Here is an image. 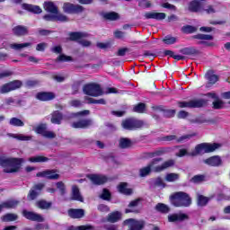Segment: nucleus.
Masks as SVG:
<instances>
[{
	"mask_svg": "<svg viewBox=\"0 0 230 230\" xmlns=\"http://www.w3.org/2000/svg\"><path fill=\"white\" fill-rule=\"evenodd\" d=\"M163 161V158H155L153 159L147 166L141 168L139 170V175L141 177H146V175H150L153 172H155V173H160V172H164V170H167V168H172V166L175 165V160L170 159L165 162H164L161 165L155 166V164H159Z\"/></svg>",
	"mask_w": 230,
	"mask_h": 230,
	"instance_id": "nucleus-1",
	"label": "nucleus"
},
{
	"mask_svg": "<svg viewBox=\"0 0 230 230\" xmlns=\"http://www.w3.org/2000/svg\"><path fill=\"white\" fill-rule=\"evenodd\" d=\"M23 163L22 158L0 156V166L4 168V173H17Z\"/></svg>",
	"mask_w": 230,
	"mask_h": 230,
	"instance_id": "nucleus-2",
	"label": "nucleus"
},
{
	"mask_svg": "<svg viewBox=\"0 0 230 230\" xmlns=\"http://www.w3.org/2000/svg\"><path fill=\"white\" fill-rule=\"evenodd\" d=\"M169 200L172 206H174V208H190V206L192 204L191 197H190V194L184 191L172 193L169 197Z\"/></svg>",
	"mask_w": 230,
	"mask_h": 230,
	"instance_id": "nucleus-3",
	"label": "nucleus"
},
{
	"mask_svg": "<svg viewBox=\"0 0 230 230\" xmlns=\"http://www.w3.org/2000/svg\"><path fill=\"white\" fill-rule=\"evenodd\" d=\"M220 146H222V145L218 143H201L195 146V150L190 153V155L191 157H195L202 154H211L215 152V150H218Z\"/></svg>",
	"mask_w": 230,
	"mask_h": 230,
	"instance_id": "nucleus-4",
	"label": "nucleus"
},
{
	"mask_svg": "<svg viewBox=\"0 0 230 230\" xmlns=\"http://www.w3.org/2000/svg\"><path fill=\"white\" fill-rule=\"evenodd\" d=\"M145 122L136 118H128L121 122V127L124 130H137L143 128Z\"/></svg>",
	"mask_w": 230,
	"mask_h": 230,
	"instance_id": "nucleus-5",
	"label": "nucleus"
},
{
	"mask_svg": "<svg viewBox=\"0 0 230 230\" xmlns=\"http://www.w3.org/2000/svg\"><path fill=\"white\" fill-rule=\"evenodd\" d=\"M83 91L84 94H86L87 96H93V98L102 96V94H103V90L102 89V86L96 83L84 84L83 87Z\"/></svg>",
	"mask_w": 230,
	"mask_h": 230,
	"instance_id": "nucleus-6",
	"label": "nucleus"
},
{
	"mask_svg": "<svg viewBox=\"0 0 230 230\" xmlns=\"http://www.w3.org/2000/svg\"><path fill=\"white\" fill-rule=\"evenodd\" d=\"M206 105H208V101L204 99L178 102L180 109H200V107H206Z\"/></svg>",
	"mask_w": 230,
	"mask_h": 230,
	"instance_id": "nucleus-7",
	"label": "nucleus"
},
{
	"mask_svg": "<svg viewBox=\"0 0 230 230\" xmlns=\"http://www.w3.org/2000/svg\"><path fill=\"white\" fill-rule=\"evenodd\" d=\"M192 39H195L196 40H200L198 42L199 46H205L206 48H214V46H216L215 42L213 41H206L213 40L214 37L210 34L198 33L192 36Z\"/></svg>",
	"mask_w": 230,
	"mask_h": 230,
	"instance_id": "nucleus-8",
	"label": "nucleus"
},
{
	"mask_svg": "<svg viewBox=\"0 0 230 230\" xmlns=\"http://www.w3.org/2000/svg\"><path fill=\"white\" fill-rule=\"evenodd\" d=\"M22 87V81L13 80L3 84L0 88V93L1 94H6V93H12V91H16V89H21Z\"/></svg>",
	"mask_w": 230,
	"mask_h": 230,
	"instance_id": "nucleus-9",
	"label": "nucleus"
},
{
	"mask_svg": "<svg viewBox=\"0 0 230 230\" xmlns=\"http://www.w3.org/2000/svg\"><path fill=\"white\" fill-rule=\"evenodd\" d=\"M63 12L70 15L82 13V12H84V6L66 2L63 4Z\"/></svg>",
	"mask_w": 230,
	"mask_h": 230,
	"instance_id": "nucleus-10",
	"label": "nucleus"
},
{
	"mask_svg": "<svg viewBox=\"0 0 230 230\" xmlns=\"http://www.w3.org/2000/svg\"><path fill=\"white\" fill-rule=\"evenodd\" d=\"M57 169H48L36 173V177H41L43 179H48L49 181H58L60 178V174L58 173Z\"/></svg>",
	"mask_w": 230,
	"mask_h": 230,
	"instance_id": "nucleus-11",
	"label": "nucleus"
},
{
	"mask_svg": "<svg viewBox=\"0 0 230 230\" xmlns=\"http://www.w3.org/2000/svg\"><path fill=\"white\" fill-rule=\"evenodd\" d=\"M44 183H37L32 186L27 195V200H35L42 193V190L45 188Z\"/></svg>",
	"mask_w": 230,
	"mask_h": 230,
	"instance_id": "nucleus-12",
	"label": "nucleus"
},
{
	"mask_svg": "<svg viewBox=\"0 0 230 230\" xmlns=\"http://www.w3.org/2000/svg\"><path fill=\"white\" fill-rule=\"evenodd\" d=\"M22 215L27 220H31V222H44L43 217L40 214H37L33 211H28L26 209H23L22 211Z\"/></svg>",
	"mask_w": 230,
	"mask_h": 230,
	"instance_id": "nucleus-13",
	"label": "nucleus"
},
{
	"mask_svg": "<svg viewBox=\"0 0 230 230\" xmlns=\"http://www.w3.org/2000/svg\"><path fill=\"white\" fill-rule=\"evenodd\" d=\"M124 226H129V230H142L145 227V221L128 218L124 221Z\"/></svg>",
	"mask_w": 230,
	"mask_h": 230,
	"instance_id": "nucleus-14",
	"label": "nucleus"
},
{
	"mask_svg": "<svg viewBox=\"0 0 230 230\" xmlns=\"http://www.w3.org/2000/svg\"><path fill=\"white\" fill-rule=\"evenodd\" d=\"M55 98H57V95L53 92H39L36 93V100L40 102H51Z\"/></svg>",
	"mask_w": 230,
	"mask_h": 230,
	"instance_id": "nucleus-15",
	"label": "nucleus"
},
{
	"mask_svg": "<svg viewBox=\"0 0 230 230\" xmlns=\"http://www.w3.org/2000/svg\"><path fill=\"white\" fill-rule=\"evenodd\" d=\"M203 163L208 166L218 168L219 166H222V158L218 155H213L203 160Z\"/></svg>",
	"mask_w": 230,
	"mask_h": 230,
	"instance_id": "nucleus-16",
	"label": "nucleus"
},
{
	"mask_svg": "<svg viewBox=\"0 0 230 230\" xmlns=\"http://www.w3.org/2000/svg\"><path fill=\"white\" fill-rule=\"evenodd\" d=\"M93 125V119H79L77 121H74L71 124L72 128H89Z\"/></svg>",
	"mask_w": 230,
	"mask_h": 230,
	"instance_id": "nucleus-17",
	"label": "nucleus"
},
{
	"mask_svg": "<svg viewBox=\"0 0 230 230\" xmlns=\"http://www.w3.org/2000/svg\"><path fill=\"white\" fill-rule=\"evenodd\" d=\"M67 215L70 218L80 219L85 217V210L83 208H69L67 210Z\"/></svg>",
	"mask_w": 230,
	"mask_h": 230,
	"instance_id": "nucleus-18",
	"label": "nucleus"
},
{
	"mask_svg": "<svg viewBox=\"0 0 230 230\" xmlns=\"http://www.w3.org/2000/svg\"><path fill=\"white\" fill-rule=\"evenodd\" d=\"M69 38L68 40H71V42H80L81 39H87L89 37V34L86 32L82 31H72L69 32Z\"/></svg>",
	"mask_w": 230,
	"mask_h": 230,
	"instance_id": "nucleus-19",
	"label": "nucleus"
},
{
	"mask_svg": "<svg viewBox=\"0 0 230 230\" xmlns=\"http://www.w3.org/2000/svg\"><path fill=\"white\" fill-rule=\"evenodd\" d=\"M184 220H190V216L184 213H174L168 216V222H184Z\"/></svg>",
	"mask_w": 230,
	"mask_h": 230,
	"instance_id": "nucleus-20",
	"label": "nucleus"
},
{
	"mask_svg": "<svg viewBox=\"0 0 230 230\" xmlns=\"http://www.w3.org/2000/svg\"><path fill=\"white\" fill-rule=\"evenodd\" d=\"M62 121H64V113L60 111H54L51 113L50 122L53 125H62Z\"/></svg>",
	"mask_w": 230,
	"mask_h": 230,
	"instance_id": "nucleus-21",
	"label": "nucleus"
},
{
	"mask_svg": "<svg viewBox=\"0 0 230 230\" xmlns=\"http://www.w3.org/2000/svg\"><path fill=\"white\" fill-rule=\"evenodd\" d=\"M181 55H187L188 57H199L200 55V50L197 49L195 47H186L180 49Z\"/></svg>",
	"mask_w": 230,
	"mask_h": 230,
	"instance_id": "nucleus-22",
	"label": "nucleus"
},
{
	"mask_svg": "<svg viewBox=\"0 0 230 230\" xmlns=\"http://www.w3.org/2000/svg\"><path fill=\"white\" fill-rule=\"evenodd\" d=\"M13 33L16 37H24L30 33L28 27L23 25H17L13 28Z\"/></svg>",
	"mask_w": 230,
	"mask_h": 230,
	"instance_id": "nucleus-23",
	"label": "nucleus"
},
{
	"mask_svg": "<svg viewBox=\"0 0 230 230\" xmlns=\"http://www.w3.org/2000/svg\"><path fill=\"white\" fill-rule=\"evenodd\" d=\"M144 17L145 19H155V21H164V19H166V13L147 12V13H145Z\"/></svg>",
	"mask_w": 230,
	"mask_h": 230,
	"instance_id": "nucleus-24",
	"label": "nucleus"
},
{
	"mask_svg": "<svg viewBox=\"0 0 230 230\" xmlns=\"http://www.w3.org/2000/svg\"><path fill=\"white\" fill-rule=\"evenodd\" d=\"M188 10L192 13H199V12H202V3L197 0H192L189 3Z\"/></svg>",
	"mask_w": 230,
	"mask_h": 230,
	"instance_id": "nucleus-25",
	"label": "nucleus"
},
{
	"mask_svg": "<svg viewBox=\"0 0 230 230\" xmlns=\"http://www.w3.org/2000/svg\"><path fill=\"white\" fill-rule=\"evenodd\" d=\"M90 181L93 184H96V186H102V184H105L109 181V178L107 176H100L98 174H92L90 176Z\"/></svg>",
	"mask_w": 230,
	"mask_h": 230,
	"instance_id": "nucleus-26",
	"label": "nucleus"
},
{
	"mask_svg": "<svg viewBox=\"0 0 230 230\" xmlns=\"http://www.w3.org/2000/svg\"><path fill=\"white\" fill-rule=\"evenodd\" d=\"M71 200H76L77 202H84V197H82V194L80 193V189L78 188V185L72 186Z\"/></svg>",
	"mask_w": 230,
	"mask_h": 230,
	"instance_id": "nucleus-27",
	"label": "nucleus"
},
{
	"mask_svg": "<svg viewBox=\"0 0 230 230\" xmlns=\"http://www.w3.org/2000/svg\"><path fill=\"white\" fill-rule=\"evenodd\" d=\"M23 10L30 12L31 13H42V9L39 5H33L31 4H22Z\"/></svg>",
	"mask_w": 230,
	"mask_h": 230,
	"instance_id": "nucleus-28",
	"label": "nucleus"
},
{
	"mask_svg": "<svg viewBox=\"0 0 230 230\" xmlns=\"http://www.w3.org/2000/svg\"><path fill=\"white\" fill-rule=\"evenodd\" d=\"M43 8L48 13H58V7L55 5V3L49 1L43 4Z\"/></svg>",
	"mask_w": 230,
	"mask_h": 230,
	"instance_id": "nucleus-29",
	"label": "nucleus"
},
{
	"mask_svg": "<svg viewBox=\"0 0 230 230\" xmlns=\"http://www.w3.org/2000/svg\"><path fill=\"white\" fill-rule=\"evenodd\" d=\"M128 183L127 182H120L118 185V191L121 193L122 195H132L133 190L132 189L128 188Z\"/></svg>",
	"mask_w": 230,
	"mask_h": 230,
	"instance_id": "nucleus-30",
	"label": "nucleus"
},
{
	"mask_svg": "<svg viewBox=\"0 0 230 230\" xmlns=\"http://www.w3.org/2000/svg\"><path fill=\"white\" fill-rule=\"evenodd\" d=\"M107 220L108 222H111V224H116V222H119V220H121V212H111L108 215Z\"/></svg>",
	"mask_w": 230,
	"mask_h": 230,
	"instance_id": "nucleus-31",
	"label": "nucleus"
},
{
	"mask_svg": "<svg viewBox=\"0 0 230 230\" xmlns=\"http://www.w3.org/2000/svg\"><path fill=\"white\" fill-rule=\"evenodd\" d=\"M2 206L5 209H15L19 206V200L9 199L7 201L2 202Z\"/></svg>",
	"mask_w": 230,
	"mask_h": 230,
	"instance_id": "nucleus-32",
	"label": "nucleus"
},
{
	"mask_svg": "<svg viewBox=\"0 0 230 230\" xmlns=\"http://www.w3.org/2000/svg\"><path fill=\"white\" fill-rule=\"evenodd\" d=\"M132 145H134V143L132 142V140H130V138L121 137L119 140V148H122V149L130 148L132 147Z\"/></svg>",
	"mask_w": 230,
	"mask_h": 230,
	"instance_id": "nucleus-33",
	"label": "nucleus"
},
{
	"mask_svg": "<svg viewBox=\"0 0 230 230\" xmlns=\"http://www.w3.org/2000/svg\"><path fill=\"white\" fill-rule=\"evenodd\" d=\"M155 209L158 213H162V215H167V213L170 211V208L164 203L156 204Z\"/></svg>",
	"mask_w": 230,
	"mask_h": 230,
	"instance_id": "nucleus-34",
	"label": "nucleus"
},
{
	"mask_svg": "<svg viewBox=\"0 0 230 230\" xmlns=\"http://www.w3.org/2000/svg\"><path fill=\"white\" fill-rule=\"evenodd\" d=\"M156 111H163L164 118H174L177 111L175 110H162L163 106H156Z\"/></svg>",
	"mask_w": 230,
	"mask_h": 230,
	"instance_id": "nucleus-35",
	"label": "nucleus"
},
{
	"mask_svg": "<svg viewBox=\"0 0 230 230\" xmlns=\"http://www.w3.org/2000/svg\"><path fill=\"white\" fill-rule=\"evenodd\" d=\"M102 17L105 21H118L119 19V13L116 12L104 13Z\"/></svg>",
	"mask_w": 230,
	"mask_h": 230,
	"instance_id": "nucleus-36",
	"label": "nucleus"
},
{
	"mask_svg": "<svg viewBox=\"0 0 230 230\" xmlns=\"http://www.w3.org/2000/svg\"><path fill=\"white\" fill-rule=\"evenodd\" d=\"M206 78L208 80V85H215V84L219 80L218 75L213 74V72H208L206 74Z\"/></svg>",
	"mask_w": 230,
	"mask_h": 230,
	"instance_id": "nucleus-37",
	"label": "nucleus"
},
{
	"mask_svg": "<svg viewBox=\"0 0 230 230\" xmlns=\"http://www.w3.org/2000/svg\"><path fill=\"white\" fill-rule=\"evenodd\" d=\"M209 202V198L206 197L202 194L198 195L197 204L199 208H204V206H208Z\"/></svg>",
	"mask_w": 230,
	"mask_h": 230,
	"instance_id": "nucleus-38",
	"label": "nucleus"
},
{
	"mask_svg": "<svg viewBox=\"0 0 230 230\" xmlns=\"http://www.w3.org/2000/svg\"><path fill=\"white\" fill-rule=\"evenodd\" d=\"M19 218L17 214L7 213L1 217L2 222H15Z\"/></svg>",
	"mask_w": 230,
	"mask_h": 230,
	"instance_id": "nucleus-39",
	"label": "nucleus"
},
{
	"mask_svg": "<svg viewBox=\"0 0 230 230\" xmlns=\"http://www.w3.org/2000/svg\"><path fill=\"white\" fill-rule=\"evenodd\" d=\"M133 111L137 112V114H145L146 112V104L144 102H139L133 107Z\"/></svg>",
	"mask_w": 230,
	"mask_h": 230,
	"instance_id": "nucleus-40",
	"label": "nucleus"
},
{
	"mask_svg": "<svg viewBox=\"0 0 230 230\" xmlns=\"http://www.w3.org/2000/svg\"><path fill=\"white\" fill-rule=\"evenodd\" d=\"M51 202H48L45 199H40L36 202V206L40 209H49V208H51Z\"/></svg>",
	"mask_w": 230,
	"mask_h": 230,
	"instance_id": "nucleus-41",
	"label": "nucleus"
},
{
	"mask_svg": "<svg viewBox=\"0 0 230 230\" xmlns=\"http://www.w3.org/2000/svg\"><path fill=\"white\" fill-rule=\"evenodd\" d=\"M205 181H206V176L204 174H197V175H194L190 180V182H192V184H200V182H204Z\"/></svg>",
	"mask_w": 230,
	"mask_h": 230,
	"instance_id": "nucleus-42",
	"label": "nucleus"
},
{
	"mask_svg": "<svg viewBox=\"0 0 230 230\" xmlns=\"http://www.w3.org/2000/svg\"><path fill=\"white\" fill-rule=\"evenodd\" d=\"M30 163H48L49 158L42 155L32 156L29 158Z\"/></svg>",
	"mask_w": 230,
	"mask_h": 230,
	"instance_id": "nucleus-43",
	"label": "nucleus"
},
{
	"mask_svg": "<svg viewBox=\"0 0 230 230\" xmlns=\"http://www.w3.org/2000/svg\"><path fill=\"white\" fill-rule=\"evenodd\" d=\"M162 42H164L167 46H172V44H175V42H177V38L172 35H167L162 40Z\"/></svg>",
	"mask_w": 230,
	"mask_h": 230,
	"instance_id": "nucleus-44",
	"label": "nucleus"
},
{
	"mask_svg": "<svg viewBox=\"0 0 230 230\" xmlns=\"http://www.w3.org/2000/svg\"><path fill=\"white\" fill-rule=\"evenodd\" d=\"M182 33H186V35H190L191 33H195L197 31V28L193 25H184L181 27Z\"/></svg>",
	"mask_w": 230,
	"mask_h": 230,
	"instance_id": "nucleus-45",
	"label": "nucleus"
},
{
	"mask_svg": "<svg viewBox=\"0 0 230 230\" xmlns=\"http://www.w3.org/2000/svg\"><path fill=\"white\" fill-rule=\"evenodd\" d=\"M180 175L179 173L170 172L165 175V181L167 182H175V181H179Z\"/></svg>",
	"mask_w": 230,
	"mask_h": 230,
	"instance_id": "nucleus-46",
	"label": "nucleus"
},
{
	"mask_svg": "<svg viewBox=\"0 0 230 230\" xmlns=\"http://www.w3.org/2000/svg\"><path fill=\"white\" fill-rule=\"evenodd\" d=\"M9 124L13 127H24V122L21 119L15 117L10 119Z\"/></svg>",
	"mask_w": 230,
	"mask_h": 230,
	"instance_id": "nucleus-47",
	"label": "nucleus"
},
{
	"mask_svg": "<svg viewBox=\"0 0 230 230\" xmlns=\"http://www.w3.org/2000/svg\"><path fill=\"white\" fill-rule=\"evenodd\" d=\"M12 137H13V139H17L18 141H31L32 139L31 136H26L22 134H13Z\"/></svg>",
	"mask_w": 230,
	"mask_h": 230,
	"instance_id": "nucleus-48",
	"label": "nucleus"
},
{
	"mask_svg": "<svg viewBox=\"0 0 230 230\" xmlns=\"http://www.w3.org/2000/svg\"><path fill=\"white\" fill-rule=\"evenodd\" d=\"M55 62H73V57L66 56V54H60L56 58Z\"/></svg>",
	"mask_w": 230,
	"mask_h": 230,
	"instance_id": "nucleus-49",
	"label": "nucleus"
},
{
	"mask_svg": "<svg viewBox=\"0 0 230 230\" xmlns=\"http://www.w3.org/2000/svg\"><path fill=\"white\" fill-rule=\"evenodd\" d=\"M212 109H214L215 111H220V110L224 109L223 101L218 98L216 99V101H214L212 102Z\"/></svg>",
	"mask_w": 230,
	"mask_h": 230,
	"instance_id": "nucleus-50",
	"label": "nucleus"
},
{
	"mask_svg": "<svg viewBox=\"0 0 230 230\" xmlns=\"http://www.w3.org/2000/svg\"><path fill=\"white\" fill-rule=\"evenodd\" d=\"M101 199L102 200H111L112 199V194L109 189H103L102 193L101 194Z\"/></svg>",
	"mask_w": 230,
	"mask_h": 230,
	"instance_id": "nucleus-51",
	"label": "nucleus"
},
{
	"mask_svg": "<svg viewBox=\"0 0 230 230\" xmlns=\"http://www.w3.org/2000/svg\"><path fill=\"white\" fill-rule=\"evenodd\" d=\"M87 100H88V103H93V104H99V105H106L107 103L105 99H94V98L88 97Z\"/></svg>",
	"mask_w": 230,
	"mask_h": 230,
	"instance_id": "nucleus-52",
	"label": "nucleus"
},
{
	"mask_svg": "<svg viewBox=\"0 0 230 230\" xmlns=\"http://www.w3.org/2000/svg\"><path fill=\"white\" fill-rule=\"evenodd\" d=\"M31 46V43L26 42V43H13L11 45V48L13 49H22V48H28Z\"/></svg>",
	"mask_w": 230,
	"mask_h": 230,
	"instance_id": "nucleus-53",
	"label": "nucleus"
},
{
	"mask_svg": "<svg viewBox=\"0 0 230 230\" xmlns=\"http://www.w3.org/2000/svg\"><path fill=\"white\" fill-rule=\"evenodd\" d=\"M36 134H40L41 136H44L46 133V124H40L35 128Z\"/></svg>",
	"mask_w": 230,
	"mask_h": 230,
	"instance_id": "nucleus-54",
	"label": "nucleus"
},
{
	"mask_svg": "<svg viewBox=\"0 0 230 230\" xmlns=\"http://www.w3.org/2000/svg\"><path fill=\"white\" fill-rule=\"evenodd\" d=\"M56 186L59 190L60 195H66V184H64V181H58Z\"/></svg>",
	"mask_w": 230,
	"mask_h": 230,
	"instance_id": "nucleus-55",
	"label": "nucleus"
},
{
	"mask_svg": "<svg viewBox=\"0 0 230 230\" xmlns=\"http://www.w3.org/2000/svg\"><path fill=\"white\" fill-rule=\"evenodd\" d=\"M90 114H91V111L84 110L82 111L72 113V118H80V116H89Z\"/></svg>",
	"mask_w": 230,
	"mask_h": 230,
	"instance_id": "nucleus-56",
	"label": "nucleus"
},
{
	"mask_svg": "<svg viewBox=\"0 0 230 230\" xmlns=\"http://www.w3.org/2000/svg\"><path fill=\"white\" fill-rule=\"evenodd\" d=\"M56 14V22H67L69 21V18L62 13H55Z\"/></svg>",
	"mask_w": 230,
	"mask_h": 230,
	"instance_id": "nucleus-57",
	"label": "nucleus"
},
{
	"mask_svg": "<svg viewBox=\"0 0 230 230\" xmlns=\"http://www.w3.org/2000/svg\"><path fill=\"white\" fill-rule=\"evenodd\" d=\"M190 123H197L199 125L202 123H206L208 120L204 119L203 117H198L196 119H189Z\"/></svg>",
	"mask_w": 230,
	"mask_h": 230,
	"instance_id": "nucleus-58",
	"label": "nucleus"
},
{
	"mask_svg": "<svg viewBox=\"0 0 230 230\" xmlns=\"http://www.w3.org/2000/svg\"><path fill=\"white\" fill-rule=\"evenodd\" d=\"M44 21H47L48 22H56V14H45L43 16Z\"/></svg>",
	"mask_w": 230,
	"mask_h": 230,
	"instance_id": "nucleus-59",
	"label": "nucleus"
},
{
	"mask_svg": "<svg viewBox=\"0 0 230 230\" xmlns=\"http://www.w3.org/2000/svg\"><path fill=\"white\" fill-rule=\"evenodd\" d=\"M190 116V112L186 111H180L177 113V118L178 119H186L187 117Z\"/></svg>",
	"mask_w": 230,
	"mask_h": 230,
	"instance_id": "nucleus-60",
	"label": "nucleus"
},
{
	"mask_svg": "<svg viewBox=\"0 0 230 230\" xmlns=\"http://www.w3.org/2000/svg\"><path fill=\"white\" fill-rule=\"evenodd\" d=\"M128 51H130L128 48L119 49V50L117 51V57H125V55H127Z\"/></svg>",
	"mask_w": 230,
	"mask_h": 230,
	"instance_id": "nucleus-61",
	"label": "nucleus"
},
{
	"mask_svg": "<svg viewBox=\"0 0 230 230\" xmlns=\"http://www.w3.org/2000/svg\"><path fill=\"white\" fill-rule=\"evenodd\" d=\"M98 211H101L102 213H107L110 211L109 206L105 204H100L97 208Z\"/></svg>",
	"mask_w": 230,
	"mask_h": 230,
	"instance_id": "nucleus-62",
	"label": "nucleus"
},
{
	"mask_svg": "<svg viewBox=\"0 0 230 230\" xmlns=\"http://www.w3.org/2000/svg\"><path fill=\"white\" fill-rule=\"evenodd\" d=\"M44 229H49V226L48 225H44L42 223H38L34 226V230H44Z\"/></svg>",
	"mask_w": 230,
	"mask_h": 230,
	"instance_id": "nucleus-63",
	"label": "nucleus"
},
{
	"mask_svg": "<svg viewBox=\"0 0 230 230\" xmlns=\"http://www.w3.org/2000/svg\"><path fill=\"white\" fill-rule=\"evenodd\" d=\"M114 37L115 39H125V32L121 31H115Z\"/></svg>",
	"mask_w": 230,
	"mask_h": 230,
	"instance_id": "nucleus-64",
	"label": "nucleus"
}]
</instances>
